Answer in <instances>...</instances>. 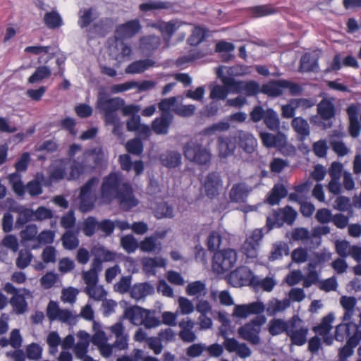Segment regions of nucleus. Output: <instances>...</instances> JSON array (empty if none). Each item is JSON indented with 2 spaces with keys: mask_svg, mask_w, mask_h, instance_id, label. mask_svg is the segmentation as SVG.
Returning a JSON list of instances; mask_svg holds the SVG:
<instances>
[{
  "mask_svg": "<svg viewBox=\"0 0 361 361\" xmlns=\"http://www.w3.org/2000/svg\"><path fill=\"white\" fill-rule=\"evenodd\" d=\"M274 217L290 225L295 221L297 212L292 207L287 205L284 208L279 209L278 212H275Z\"/></svg>",
  "mask_w": 361,
  "mask_h": 361,
  "instance_id": "nucleus-30",
  "label": "nucleus"
},
{
  "mask_svg": "<svg viewBox=\"0 0 361 361\" xmlns=\"http://www.w3.org/2000/svg\"><path fill=\"white\" fill-rule=\"evenodd\" d=\"M317 114L324 121L334 118L336 114L334 104L328 99H322L317 104Z\"/></svg>",
  "mask_w": 361,
  "mask_h": 361,
  "instance_id": "nucleus-17",
  "label": "nucleus"
},
{
  "mask_svg": "<svg viewBox=\"0 0 361 361\" xmlns=\"http://www.w3.org/2000/svg\"><path fill=\"white\" fill-rule=\"evenodd\" d=\"M237 261V252L234 249L227 248L217 250L212 258V268L217 274H224L230 271Z\"/></svg>",
  "mask_w": 361,
  "mask_h": 361,
  "instance_id": "nucleus-3",
  "label": "nucleus"
},
{
  "mask_svg": "<svg viewBox=\"0 0 361 361\" xmlns=\"http://www.w3.org/2000/svg\"><path fill=\"white\" fill-rule=\"evenodd\" d=\"M248 192L249 191L243 183H235L230 190L229 197L231 202H245L248 196Z\"/></svg>",
  "mask_w": 361,
  "mask_h": 361,
  "instance_id": "nucleus-27",
  "label": "nucleus"
},
{
  "mask_svg": "<svg viewBox=\"0 0 361 361\" xmlns=\"http://www.w3.org/2000/svg\"><path fill=\"white\" fill-rule=\"evenodd\" d=\"M259 137L263 145L268 147H281L285 145L286 138L283 135H273L267 132L260 133Z\"/></svg>",
  "mask_w": 361,
  "mask_h": 361,
  "instance_id": "nucleus-19",
  "label": "nucleus"
},
{
  "mask_svg": "<svg viewBox=\"0 0 361 361\" xmlns=\"http://www.w3.org/2000/svg\"><path fill=\"white\" fill-rule=\"evenodd\" d=\"M145 309L139 306H133L126 309L124 317L134 325H140L143 322Z\"/></svg>",
  "mask_w": 361,
  "mask_h": 361,
  "instance_id": "nucleus-26",
  "label": "nucleus"
},
{
  "mask_svg": "<svg viewBox=\"0 0 361 361\" xmlns=\"http://www.w3.org/2000/svg\"><path fill=\"white\" fill-rule=\"evenodd\" d=\"M42 348L37 343H32L25 348L26 357L30 360H39L42 358Z\"/></svg>",
  "mask_w": 361,
  "mask_h": 361,
  "instance_id": "nucleus-43",
  "label": "nucleus"
},
{
  "mask_svg": "<svg viewBox=\"0 0 361 361\" xmlns=\"http://www.w3.org/2000/svg\"><path fill=\"white\" fill-rule=\"evenodd\" d=\"M116 224L110 219H103L98 223V231H101L106 236H110L114 231Z\"/></svg>",
  "mask_w": 361,
  "mask_h": 361,
  "instance_id": "nucleus-57",
  "label": "nucleus"
},
{
  "mask_svg": "<svg viewBox=\"0 0 361 361\" xmlns=\"http://www.w3.org/2000/svg\"><path fill=\"white\" fill-rule=\"evenodd\" d=\"M290 328V321L286 322L281 319L274 318L271 319L268 325V331L271 336H277L283 332L288 334Z\"/></svg>",
  "mask_w": 361,
  "mask_h": 361,
  "instance_id": "nucleus-25",
  "label": "nucleus"
},
{
  "mask_svg": "<svg viewBox=\"0 0 361 361\" xmlns=\"http://www.w3.org/2000/svg\"><path fill=\"white\" fill-rule=\"evenodd\" d=\"M141 30L142 25L139 19L130 20L116 27L115 37L121 40L130 39L139 33Z\"/></svg>",
  "mask_w": 361,
  "mask_h": 361,
  "instance_id": "nucleus-9",
  "label": "nucleus"
},
{
  "mask_svg": "<svg viewBox=\"0 0 361 361\" xmlns=\"http://www.w3.org/2000/svg\"><path fill=\"white\" fill-rule=\"evenodd\" d=\"M263 88L264 84L260 87L259 84L255 80L242 81V84L239 86L238 92L243 93L247 97L256 96L260 92L266 94Z\"/></svg>",
  "mask_w": 361,
  "mask_h": 361,
  "instance_id": "nucleus-23",
  "label": "nucleus"
},
{
  "mask_svg": "<svg viewBox=\"0 0 361 361\" xmlns=\"http://www.w3.org/2000/svg\"><path fill=\"white\" fill-rule=\"evenodd\" d=\"M334 319V316L333 313L328 314L322 319L319 324L312 328L313 331L322 336H326L332 329L331 323Z\"/></svg>",
  "mask_w": 361,
  "mask_h": 361,
  "instance_id": "nucleus-29",
  "label": "nucleus"
},
{
  "mask_svg": "<svg viewBox=\"0 0 361 361\" xmlns=\"http://www.w3.org/2000/svg\"><path fill=\"white\" fill-rule=\"evenodd\" d=\"M195 106L193 104L180 105L174 107L172 111L181 117H190L195 114Z\"/></svg>",
  "mask_w": 361,
  "mask_h": 361,
  "instance_id": "nucleus-59",
  "label": "nucleus"
},
{
  "mask_svg": "<svg viewBox=\"0 0 361 361\" xmlns=\"http://www.w3.org/2000/svg\"><path fill=\"white\" fill-rule=\"evenodd\" d=\"M205 288V284L202 281H196L188 283L186 287V293L190 296L197 295L204 291Z\"/></svg>",
  "mask_w": 361,
  "mask_h": 361,
  "instance_id": "nucleus-61",
  "label": "nucleus"
},
{
  "mask_svg": "<svg viewBox=\"0 0 361 361\" xmlns=\"http://www.w3.org/2000/svg\"><path fill=\"white\" fill-rule=\"evenodd\" d=\"M10 304L18 314H22L25 312L27 308V303L25 298L22 294H16L10 300Z\"/></svg>",
  "mask_w": 361,
  "mask_h": 361,
  "instance_id": "nucleus-37",
  "label": "nucleus"
},
{
  "mask_svg": "<svg viewBox=\"0 0 361 361\" xmlns=\"http://www.w3.org/2000/svg\"><path fill=\"white\" fill-rule=\"evenodd\" d=\"M266 322L264 315H258L255 318L238 328V332L240 338L257 345L260 341L259 333L261 326Z\"/></svg>",
  "mask_w": 361,
  "mask_h": 361,
  "instance_id": "nucleus-5",
  "label": "nucleus"
},
{
  "mask_svg": "<svg viewBox=\"0 0 361 361\" xmlns=\"http://www.w3.org/2000/svg\"><path fill=\"white\" fill-rule=\"evenodd\" d=\"M352 325L354 322H348L347 323L340 324L336 327L335 338L338 341H343L345 338H347L351 334Z\"/></svg>",
  "mask_w": 361,
  "mask_h": 361,
  "instance_id": "nucleus-40",
  "label": "nucleus"
},
{
  "mask_svg": "<svg viewBox=\"0 0 361 361\" xmlns=\"http://www.w3.org/2000/svg\"><path fill=\"white\" fill-rule=\"evenodd\" d=\"M44 22L49 29H56L63 25V20L57 11H51L44 16Z\"/></svg>",
  "mask_w": 361,
  "mask_h": 361,
  "instance_id": "nucleus-36",
  "label": "nucleus"
},
{
  "mask_svg": "<svg viewBox=\"0 0 361 361\" xmlns=\"http://www.w3.org/2000/svg\"><path fill=\"white\" fill-rule=\"evenodd\" d=\"M222 237L219 232L212 231L207 238V247L209 251H217L221 243Z\"/></svg>",
  "mask_w": 361,
  "mask_h": 361,
  "instance_id": "nucleus-51",
  "label": "nucleus"
},
{
  "mask_svg": "<svg viewBox=\"0 0 361 361\" xmlns=\"http://www.w3.org/2000/svg\"><path fill=\"white\" fill-rule=\"evenodd\" d=\"M176 102V98L175 97L161 99V102L158 104V107L161 111V115L173 116L171 109L175 105Z\"/></svg>",
  "mask_w": 361,
  "mask_h": 361,
  "instance_id": "nucleus-50",
  "label": "nucleus"
},
{
  "mask_svg": "<svg viewBox=\"0 0 361 361\" xmlns=\"http://www.w3.org/2000/svg\"><path fill=\"white\" fill-rule=\"evenodd\" d=\"M207 35V30L200 26H195L188 42L192 46H197L203 42Z\"/></svg>",
  "mask_w": 361,
  "mask_h": 361,
  "instance_id": "nucleus-39",
  "label": "nucleus"
},
{
  "mask_svg": "<svg viewBox=\"0 0 361 361\" xmlns=\"http://www.w3.org/2000/svg\"><path fill=\"white\" fill-rule=\"evenodd\" d=\"M117 49L118 53L116 55L115 59L118 63H121L131 59L133 50L131 46L121 40V42L117 44Z\"/></svg>",
  "mask_w": 361,
  "mask_h": 361,
  "instance_id": "nucleus-35",
  "label": "nucleus"
},
{
  "mask_svg": "<svg viewBox=\"0 0 361 361\" xmlns=\"http://www.w3.org/2000/svg\"><path fill=\"white\" fill-rule=\"evenodd\" d=\"M142 324L145 325L146 328L151 329L159 326L161 322L152 314L150 310H145Z\"/></svg>",
  "mask_w": 361,
  "mask_h": 361,
  "instance_id": "nucleus-60",
  "label": "nucleus"
},
{
  "mask_svg": "<svg viewBox=\"0 0 361 361\" xmlns=\"http://www.w3.org/2000/svg\"><path fill=\"white\" fill-rule=\"evenodd\" d=\"M66 167L62 161L56 164L50 172V178L54 180H62L66 177Z\"/></svg>",
  "mask_w": 361,
  "mask_h": 361,
  "instance_id": "nucleus-56",
  "label": "nucleus"
},
{
  "mask_svg": "<svg viewBox=\"0 0 361 361\" xmlns=\"http://www.w3.org/2000/svg\"><path fill=\"white\" fill-rule=\"evenodd\" d=\"M61 240L64 248L68 250L75 249L79 244L78 239L71 231H66L61 237Z\"/></svg>",
  "mask_w": 361,
  "mask_h": 361,
  "instance_id": "nucleus-45",
  "label": "nucleus"
},
{
  "mask_svg": "<svg viewBox=\"0 0 361 361\" xmlns=\"http://www.w3.org/2000/svg\"><path fill=\"white\" fill-rule=\"evenodd\" d=\"M103 159L104 152L102 149L94 147L85 150L79 161L87 173H90L102 165Z\"/></svg>",
  "mask_w": 361,
  "mask_h": 361,
  "instance_id": "nucleus-8",
  "label": "nucleus"
},
{
  "mask_svg": "<svg viewBox=\"0 0 361 361\" xmlns=\"http://www.w3.org/2000/svg\"><path fill=\"white\" fill-rule=\"evenodd\" d=\"M121 245L128 253L133 252L139 247L138 242L130 234L126 235L121 238Z\"/></svg>",
  "mask_w": 361,
  "mask_h": 361,
  "instance_id": "nucleus-44",
  "label": "nucleus"
},
{
  "mask_svg": "<svg viewBox=\"0 0 361 361\" xmlns=\"http://www.w3.org/2000/svg\"><path fill=\"white\" fill-rule=\"evenodd\" d=\"M85 173H87V171L85 170V169L80 163L79 159H74L71 165L70 173L68 176L67 177V179L77 180L80 177L81 175H82Z\"/></svg>",
  "mask_w": 361,
  "mask_h": 361,
  "instance_id": "nucleus-46",
  "label": "nucleus"
},
{
  "mask_svg": "<svg viewBox=\"0 0 361 361\" xmlns=\"http://www.w3.org/2000/svg\"><path fill=\"white\" fill-rule=\"evenodd\" d=\"M98 223L96 218L94 216H88L85 219L83 223L82 231L85 235L88 237L92 236L96 230L98 231Z\"/></svg>",
  "mask_w": 361,
  "mask_h": 361,
  "instance_id": "nucleus-49",
  "label": "nucleus"
},
{
  "mask_svg": "<svg viewBox=\"0 0 361 361\" xmlns=\"http://www.w3.org/2000/svg\"><path fill=\"white\" fill-rule=\"evenodd\" d=\"M347 113L349 118V133L352 137H356L359 135L360 131L357 108L351 105L348 107Z\"/></svg>",
  "mask_w": 361,
  "mask_h": 361,
  "instance_id": "nucleus-21",
  "label": "nucleus"
},
{
  "mask_svg": "<svg viewBox=\"0 0 361 361\" xmlns=\"http://www.w3.org/2000/svg\"><path fill=\"white\" fill-rule=\"evenodd\" d=\"M236 145L244 152L252 154L257 146V141L252 133L244 130H238L234 133Z\"/></svg>",
  "mask_w": 361,
  "mask_h": 361,
  "instance_id": "nucleus-12",
  "label": "nucleus"
},
{
  "mask_svg": "<svg viewBox=\"0 0 361 361\" xmlns=\"http://www.w3.org/2000/svg\"><path fill=\"white\" fill-rule=\"evenodd\" d=\"M329 145L338 157H344L348 153V149L343 141L331 139Z\"/></svg>",
  "mask_w": 361,
  "mask_h": 361,
  "instance_id": "nucleus-58",
  "label": "nucleus"
},
{
  "mask_svg": "<svg viewBox=\"0 0 361 361\" xmlns=\"http://www.w3.org/2000/svg\"><path fill=\"white\" fill-rule=\"evenodd\" d=\"M291 126L294 130L301 136L302 139L305 138L310 135V126L307 121L303 118L299 116L293 118Z\"/></svg>",
  "mask_w": 361,
  "mask_h": 361,
  "instance_id": "nucleus-32",
  "label": "nucleus"
},
{
  "mask_svg": "<svg viewBox=\"0 0 361 361\" xmlns=\"http://www.w3.org/2000/svg\"><path fill=\"white\" fill-rule=\"evenodd\" d=\"M124 105V100L119 97L108 98L104 93H99L97 100L98 108L104 111L106 123H114L116 121V111Z\"/></svg>",
  "mask_w": 361,
  "mask_h": 361,
  "instance_id": "nucleus-4",
  "label": "nucleus"
},
{
  "mask_svg": "<svg viewBox=\"0 0 361 361\" xmlns=\"http://www.w3.org/2000/svg\"><path fill=\"white\" fill-rule=\"evenodd\" d=\"M100 197L106 204L116 200L127 211L139 204L138 200L135 197L132 184L119 171H112L103 178Z\"/></svg>",
  "mask_w": 361,
  "mask_h": 361,
  "instance_id": "nucleus-1",
  "label": "nucleus"
},
{
  "mask_svg": "<svg viewBox=\"0 0 361 361\" xmlns=\"http://www.w3.org/2000/svg\"><path fill=\"white\" fill-rule=\"evenodd\" d=\"M99 178L96 176L90 178L80 189L78 199L79 209L82 212H88L93 209L95 202L94 188L99 183Z\"/></svg>",
  "mask_w": 361,
  "mask_h": 361,
  "instance_id": "nucleus-6",
  "label": "nucleus"
},
{
  "mask_svg": "<svg viewBox=\"0 0 361 361\" xmlns=\"http://www.w3.org/2000/svg\"><path fill=\"white\" fill-rule=\"evenodd\" d=\"M154 216L157 219L173 217V209L167 202L159 203L154 211Z\"/></svg>",
  "mask_w": 361,
  "mask_h": 361,
  "instance_id": "nucleus-42",
  "label": "nucleus"
},
{
  "mask_svg": "<svg viewBox=\"0 0 361 361\" xmlns=\"http://www.w3.org/2000/svg\"><path fill=\"white\" fill-rule=\"evenodd\" d=\"M217 149L221 158L232 156L236 149L235 135L219 136L217 139Z\"/></svg>",
  "mask_w": 361,
  "mask_h": 361,
  "instance_id": "nucleus-14",
  "label": "nucleus"
},
{
  "mask_svg": "<svg viewBox=\"0 0 361 361\" xmlns=\"http://www.w3.org/2000/svg\"><path fill=\"white\" fill-rule=\"evenodd\" d=\"M85 291L90 298L95 300H102L106 295V292L103 288L99 287L97 285H94V286H86Z\"/></svg>",
  "mask_w": 361,
  "mask_h": 361,
  "instance_id": "nucleus-63",
  "label": "nucleus"
},
{
  "mask_svg": "<svg viewBox=\"0 0 361 361\" xmlns=\"http://www.w3.org/2000/svg\"><path fill=\"white\" fill-rule=\"evenodd\" d=\"M32 255L28 250H20L16 259V266L20 269H25L31 262Z\"/></svg>",
  "mask_w": 361,
  "mask_h": 361,
  "instance_id": "nucleus-48",
  "label": "nucleus"
},
{
  "mask_svg": "<svg viewBox=\"0 0 361 361\" xmlns=\"http://www.w3.org/2000/svg\"><path fill=\"white\" fill-rule=\"evenodd\" d=\"M161 39L155 35H145L140 39V47L144 52L151 53L159 48Z\"/></svg>",
  "mask_w": 361,
  "mask_h": 361,
  "instance_id": "nucleus-22",
  "label": "nucleus"
},
{
  "mask_svg": "<svg viewBox=\"0 0 361 361\" xmlns=\"http://www.w3.org/2000/svg\"><path fill=\"white\" fill-rule=\"evenodd\" d=\"M288 255V247L286 244L283 243H279L277 244H274L273 246V249L271 252L269 259L270 260H276L283 257V255Z\"/></svg>",
  "mask_w": 361,
  "mask_h": 361,
  "instance_id": "nucleus-52",
  "label": "nucleus"
},
{
  "mask_svg": "<svg viewBox=\"0 0 361 361\" xmlns=\"http://www.w3.org/2000/svg\"><path fill=\"white\" fill-rule=\"evenodd\" d=\"M183 24L185 23L183 22L173 20L169 22H161L158 24L157 28L160 30L163 35H166L170 38Z\"/></svg>",
  "mask_w": 361,
  "mask_h": 361,
  "instance_id": "nucleus-34",
  "label": "nucleus"
},
{
  "mask_svg": "<svg viewBox=\"0 0 361 361\" xmlns=\"http://www.w3.org/2000/svg\"><path fill=\"white\" fill-rule=\"evenodd\" d=\"M19 177L20 176L17 173H13L10 175V180L13 182L12 188L14 192L18 196H23L25 192V187Z\"/></svg>",
  "mask_w": 361,
  "mask_h": 361,
  "instance_id": "nucleus-54",
  "label": "nucleus"
},
{
  "mask_svg": "<svg viewBox=\"0 0 361 361\" xmlns=\"http://www.w3.org/2000/svg\"><path fill=\"white\" fill-rule=\"evenodd\" d=\"M206 195L212 199L219 194L222 188V180L220 174L216 171L209 172L205 177L202 183Z\"/></svg>",
  "mask_w": 361,
  "mask_h": 361,
  "instance_id": "nucleus-11",
  "label": "nucleus"
},
{
  "mask_svg": "<svg viewBox=\"0 0 361 361\" xmlns=\"http://www.w3.org/2000/svg\"><path fill=\"white\" fill-rule=\"evenodd\" d=\"M181 154L176 151H167L160 156L161 164L170 169L179 166L181 164Z\"/></svg>",
  "mask_w": 361,
  "mask_h": 361,
  "instance_id": "nucleus-24",
  "label": "nucleus"
},
{
  "mask_svg": "<svg viewBox=\"0 0 361 361\" xmlns=\"http://www.w3.org/2000/svg\"><path fill=\"white\" fill-rule=\"evenodd\" d=\"M264 236L262 229H255L250 235L246 238L243 244V250L247 257H255L257 255V250L259 243Z\"/></svg>",
  "mask_w": 361,
  "mask_h": 361,
  "instance_id": "nucleus-10",
  "label": "nucleus"
},
{
  "mask_svg": "<svg viewBox=\"0 0 361 361\" xmlns=\"http://www.w3.org/2000/svg\"><path fill=\"white\" fill-rule=\"evenodd\" d=\"M229 90L226 87L220 85H215L212 88L209 96L212 99L224 100Z\"/></svg>",
  "mask_w": 361,
  "mask_h": 361,
  "instance_id": "nucleus-55",
  "label": "nucleus"
},
{
  "mask_svg": "<svg viewBox=\"0 0 361 361\" xmlns=\"http://www.w3.org/2000/svg\"><path fill=\"white\" fill-rule=\"evenodd\" d=\"M300 321L298 317H293L290 320V328L288 332L287 336L290 337L291 343L298 346L303 345L307 341V336L308 329L307 328H300L298 330H294L296 327V322Z\"/></svg>",
  "mask_w": 361,
  "mask_h": 361,
  "instance_id": "nucleus-15",
  "label": "nucleus"
},
{
  "mask_svg": "<svg viewBox=\"0 0 361 361\" xmlns=\"http://www.w3.org/2000/svg\"><path fill=\"white\" fill-rule=\"evenodd\" d=\"M168 6L166 2L160 1H151L140 4L139 8L142 12H148L153 10L167 8Z\"/></svg>",
  "mask_w": 361,
  "mask_h": 361,
  "instance_id": "nucleus-53",
  "label": "nucleus"
},
{
  "mask_svg": "<svg viewBox=\"0 0 361 361\" xmlns=\"http://www.w3.org/2000/svg\"><path fill=\"white\" fill-rule=\"evenodd\" d=\"M185 158L199 165H206L210 162L212 154L209 149L197 140L191 139L183 147Z\"/></svg>",
  "mask_w": 361,
  "mask_h": 361,
  "instance_id": "nucleus-2",
  "label": "nucleus"
},
{
  "mask_svg": "<svg viewBox=\"0 0 361 361\" xmlns=\"http://www.w3.org/2000/svg\"><path fill=\"white\" fill-rule=\"evenodd\" d=\"M288 195L286 187L282 183H276L267 194L266 202L271 205H277Z\"/></svg>",
  "mask_w": 361,
  "mask_h": 361,
  "instance_id": "nucleus-16",
  "label": "nucleus"
},
{
  "mask_svg": "<svg viewBox=\"0 0 361 361\" xmlns=\"http://www.w3.org/2000/svg\"><path fill=\"white\" fill-rule=\"evenodd\" d=\"M173 120V116L161 115L156 118L152 123V130L157 135H166Z\"/></svg>",
  "mask_w": 361,
  "mask_h": 361,
  "instance_id": "nucleus-18",
  "label": "nucleus"
},
{
  "mask_svg": "<svg viewBox=\"0 0 361 361\" xmlns=\"http://www.w3.org/2000/svg\"><path fill=\"white\" fill-rule=\"evenodd\" d=\"M154 61L149 59L137 60L130 63L125 70L127 74H139L154 66Z\"/></svg>",
  "mask_w": 361,
  "mask_h": 361,
  "instance_id": "nucleus-20",
  "label": "nucleus"
},
{
  "mask_svg": "<svg viewBox=\"0 0 361 361\" xmlns=\"http://www.w3.org/2000/svg\"><path fill=\"white\" fill-rule=\"evenodd\" d=\"M251 14L255 18H261L274 14L276 10L269 5H260L250 8Z\"/></svg>",
  "mask_w": 361,
  "mask_h": 361,
  "instance_id": "nucleus-47",
  "label": "nucleus"
},
{
  "mask_svg": "<svg viewBox=\"0 0 361 361\" xmlns=\"http://www.w3.org/2000/svg\"><path fill=\"white\" fill-rule=\"evenodd\" d=\"M264 311V305L261 302H253L247 305H237L233 309V315L240 319L247 318L251 314H259Z\"/></svg>",
  "mask_w": 361,
  "mask_h": 361,
  "instance_id": "nucleus-13",
  "label": "nucleus"
},
{
  "mask_svg": "<svg viewBox=\"0 0 361 361\" xmlns=\"http://www.w3.org/2000/svg\"><path fill=\"white\" fill-rule=\"evenodd\" d=\"M283 89H288L291 95L300 94L302 92L301 87L287 80H271L264 84L263 90L269 97H279L283 94Z\"/></svg>",
  "mask_w": 361,
  "mask_h": 361,
  "instance_id": "nucleus-7",
  "label": "nucleus"
},
{
  "mask_svg": "<svg viewBox=\"0 0 361 361\" xmlns=\"http://www.w3.org/2000/svg\"><path fill=\"white\" fill-rule=\"evenodd\" d=\"M264 123L267 128L271 131H278L280 128V120L277 113L271 108L266 110Z\"/></svg>",
  "mask_w": 361,
  "mask_h": 361,
  "instance_id": "nucleus-31",
  "label": "nucleus"
},
{
  "mask_svg": "<svg viewBox=\"0 0 361 361\" xmlns=\"http://www.w3.org/2000/svg\"><path fill=\"white\" fill-rule=\"evenodd\" d=\"M153 290L148 283L135 284L130 290L131 298L138 300L150 294Z\"/></svg>",
  "mask_w": 361,
  "mask_h": 361,
  "instance_id": "nucleus-28",
  "label": "nucleus"
},
{
  "mask_svg": "<svg viewBox=\"0 0 361 361\" xmlns=\"http://www.w3.org/2000/svg\"><path fill=\"white\" fill-rule=\"evenodd\" d=\"M51 74V70L45 66H39L35 72L29 77V83L38 82L45 78H49Z\"/></svg>",
  "mask_w": 361,
  "mask_h": 361,
  "instance_id": "nucleus-38",
  "label": "nucleus"
},
{
  "mask_svg": "<svg viewBox=\"0 0 361 361\" xmlns=\"http://www.w3.org/2000/svg\"><path fill=\"white\" fill-rule=\"evenodd\" d=\"M251 274L252 272L248 267L241 266L231 273V278L238 281V284L242 286L250 281Z\"/></svg>",
  "mask_w": 361,
  "mask_h": 361,
  "instance_id": "nucleus-33",
  "label": "nucleus"
},
{
  "mask_svg": "<svg viewBox=\"0 0 361 361\" xmlns=\"http://www.w3.org/2000/svg\"><path fill=\"white\" fill-rule=\"evenodd\" d=\"M316 62L312 59L310 54H305L300 59V69L304 72L314 71Z\"/></svg>",
  "mask_w": 361,
  "mask_h": 361,
  "instance_id": "nucleus-64",
  "label": "nucleus"
},
{
  "mask_svg": "<svg viewBox=\"0 0 361 361\" xmlns=\"http://www.w3.org/2000/svg\"><path fill=\"white\" fill-rule=\"evenodd\" d=\"M131 286V276H122L119 281H118L115 286V290L120 293H126L130 290Z\"/></svg>",
  "mask_w": 361,
  "mask_h": 361,
  "instance_id": "nucleus-62",
  "label": "nucleus"
},
{
  "mask_svg": "<svg viewBox=\"0 0 361 361\" xmlns=\"http://www.w3.org/2000/svg\"><path fill=\"white\" fill-rule=\"evenodd\" d=\"M127 152L131 154L140 155L144 149L142 141L137 137L130 139L126 144Z\"/></svg>",
  "mask_w": 361,
  "mask_h": 361,
  "instance_id": "nucleus-41",
  "label": "nucleus"
}]
</instances>
